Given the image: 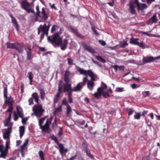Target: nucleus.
Here are the masks:
<instances>
[{"label": "nucleus", "instance_id": "43", "mask_svg": "<svg viewBox=\"0 0 160 160\" xmlns=\"http://www.w3.org/2000/svg\"><path fill=\"white\" fill-rule=\"evenodd\" d=\"M45 119V118H41L39 119L38 120V124L39 126H41L42 124H43V122Z\"/></svg>", "mask_w": 160, "mask_h": 160}, {"label": "nucleus", "instance_id": "26", "mask_svg": "<svg viewBox=\"0 0 160 160\" xmlns=\"http://www.w3.org/2000/svg\"><path fill=\"white\" fill-rule=\"evenodd\" d=\"M94 87V82H92V81H89L87 84V87L88 89L90 91H91L93 90Z\"/></svg>", "mask_w": 160, "mask_h": 160}, {"label": "nucleus", "instance_id": "47", "mask_svg": "<svg viewBox=\"0 0 160 160\" xmlns=\"http://www.w3.org/2000/svg\"><path fill=\"white\" fill-rule=\"evenodd\" d=\"M102 95L105 98L110 97V95L108 92H103V93H102Z\"/></svg>", "mask_w": 160, "mask_h": 160}, {"label": "nucleus", "instance_id": "29", "mask_svg": "<svg viewBox=\"0 0 160 160\" xmlns=\"http://www.w3.org/2000/svg\"><path fill=\"white\" fill-rule=\"evenodd\" d=\"M36 9L37 10V13L35 15V20L37 21H38L39 22H41V21H39L38 20V17H40V11L39 10V7L38 5L36 7Z\"/></svg>", "mask_w": 160, "mask_h": 160}, {"label": "nucleus", "instance_id": "7", "mask_svg": "<svg viewBox=\"0 0 160 160\" xmlns=\"http://www.w3.org/2000/svg\"><path fill=\"white\" fill-rule=\"evenodd\" d=\"M62 105H65L66 106V108H66V111H67L66 115L68 116L71 113L72 110L71 106L67 102V99L65 98H63L62 100Z\"/></svg>", "mask_w": 160, "mask_h": 160}, {"label": "nucleus", "instance_id": "56", "mask_svg": "<svg viewBox=\"0 0 160 160\" xmlns=\"http://www.w3.org/2000/svg\"><path fill=\"white\" fill-rule=\"evenodd\" d=\"M103 89L102 88L99 87L97 89V92L98 93H102L103 92H104L103 91Z\"/></svg>", "mask_w": 160, "mask_h": 160}, {"label": "nucleus", "instance_id": "52", "mask_svg": "<svg viewBox=\"0 0 160 160\" xmlns=\"http://www.w3.org/2000/svg\"><path fill=\"white\" fill-rule=\"evenodd\" d=\"M70 74V72L68 70H66L65 72L64 77H69Z\"/></svg>", "mask_w": 160, "mask_h": 160}, {"label": "nucleus", "instance_id": "24", "mask_svg": "<svg viewBox=\"0 0 160 160\" xmlns=\"http://www.w3.org/2000/svg\"><path fill=\"white\" fill-rule=\"evenodd\" d=\"M138 38H132L130 39L129 42L130 43L135 45H138L139 43V42H138Z\"/></svg>", "mask_w": 160, "mask_h": 160}, {"label": "nucleus", "instance_id": "63", "mask_svg": "<svg viewBox=\"0 0 160 160\" xmlns=\"http://www.w3.org/2000/svg\"><path fill=\"white\" fill-rule=\"evenodd\" d=\"M102 87L100 88H102L104 89V88L105 89H107L108 88V86H107V85L105 83H104L103 82H102Z\"/></svg>", "mask_w": 160, "mask_h": 160}, {"label": "nucleus", "instance_id": "10", "mask_svg": "<svg viewBox=\"0 0 160 160\" xmlns=\"http://www.w3.org/2000/svg\"><path fill=\"white\" fill-rule=\"evenodd\" d=\"M23 46H24L23 43H18L14 49H16L19 53H21L23 52Z\"/></svg>", "mask_w": 160, "mask_h": 160}, {"label": "nucleus", "instance_id": "45", "mask_svg": "<svg viewBox=\"0 0 160 160\" xmlns=\"http://www.w3.org/2000/svg\"><path fill=\"white\" fill-rule=\"evenodd\" d=\"M136 114L134 115V119H140L141 116V114L139 113H137L136 112Z\"/></svg>", "mask_w": 160, "mask_h": 160}, {"label": "nucleus", "instance_id": "64", "mask_svg": "<svg viewBox=\"0 0 160 160\" xmlns=\"http://www.w3.org/2000/svg\"><path fill=\"white\" fill-rule=\"evenodd\" d=\"M60 130L59 131V132L58 133V136L59 137H60L62 135V134H63V131H62V128H60Z\"/></svg>", "mask_w": 160, "mask_h": 160}, {"label": "nucleus", "instance_id": "51", "mask_svg": "<svg viewBox=\"0 0 160 160\" xmlns=\"http://www.w3.org/2000/svg\"><path fill=\"white\" fill-rule=\"evenodd\" d=\"M91 30H92V32H93L94 34H95L96 35L98 36L100 35V34H99V33L98 32L97 30H96V29L95 28L93 27H92V28H91Z\"/></svg>", "mask_w": 160, "mask_h": 160}, {"label": "nucleus", "instance_id": "12", "mask_svg": "<svg viewBox=\"0 0 160 160\" xmlns=\"http://www.w3.org/2000/svg\"><path fill=\"white\" fill-rule=\"evenodd\" d=\"M81 45L83 46V48L86 51L90 52L93 53V49L92 48L84 42H81Z\"/></svg>", "mask_w": 160, "mask_h": 160}, {"label": "nucleus", "instance_id": "2", "mask_svg": "<svg viewBox=\"0 0 160 160\" xmlns=\"http://www.w3.org/2000/svg\"><path fill=\"white\" fill-rule=\"evenodd\" d=\"M8 89L6 87H4L3 89V94H4V98L6 99L4 101V103L8 106V108L6 111V112H9V114L8 117L9 121H10L11 119V114H12V110L13 109L12 104L14 103V101L12 97L11 96L8 97Z\"/></svg>", "mask_w": 160, "mask_h": 160}, {"label": "nucleus", "instance_id": "49", "mask_svg": "<svg viewBox=\"0 0 160 160\" xmlns=\"http://www.w3.org/2000/svg\"><path fill=\"white\" fill-rule=\"evenodd\" d=\"M10 144V140H7V141L6 142L5 144V148L4 149L6 150H8V149L9 148V145Z\"/></svg>", "mask_w": 160, "mask_h": 160}, {"label": "nucleus", "instance_id": "5", "mask_svg": "<svg viewBox=\"0 0 160 160\" xmlns=\"http://www.w3.org/2000/svg\"><path fill=\"white\" fill-rule=\"evenodd\" d=\"M51 139L54 140L55 143L58 144L59 147V151L60 153L62 154L63 153L64 151V147L63 144L62 143H60L58 140L57 137L54 136V135H52L51 137Z\"/></svg>", "mask_w": 160, "mask_h": 160}, {"label": "nucleus", "instance_id": "53", "mask_svg": "<svg viewBox=\"0 0 160 160\" xmlns=\"http://www.w3.org/2000/svg\"><path fill=\"white\" fill-rule=\"evenodd\" d=\"M12 132V127H9L7 129H6V132L4 133H7V134H10L11 132Z\"/></svg>", "mask_w": 160, "mask_h": 160}, {"label": "nucleus", "instance_id": "20", "mask_svg": "<svg viewBox=\"0 0 160 160\" xmlns=\"http://www.w3.org/2000/svg\"><path fill=\"white\" fill-rule=\"evenodd\" d=\"M41 13L42 16V17L41 16V17H39V18L44 19V21L47 20L48 18V16L45 12L44 8H42Z\"/></svg>", "mask_w": 160, "mask_h": 160}, {"label": "nucleus", "instance_id": "8", "mask_svg": "<svg viewBox=\"0 0 160 160\" xmlns=\"http://www.w3.org/2000/svg\"><path fill=\"white\" fill-rule=\"evenodd\" d=\"M62 92V87L60 84H59L58 92H57V94L55 95L54 98L53 102L54 104H55L58 102L60 95L61 94Z\"/></svg>", "mask_w": 160, "mask_h": 160}, {"label": "nucleus", "instance_id": "48", "mask_svg": "<svg viewBox=\"0 0 160 160\" xmlns=\"http://www.w3.org/2000/svg\"><path fill=\"white\" fill-rule=\"evenodd\" d=\"M67 60L68 61V64L69 65H72L73 64V60L71 58H68Z\"/></svg>", "mask_w": 160, "mask_h": 160}, {"label": "nucleus", "instance_id": "17", "mask_svg": "<svg viewBox=\"0 0 160 160\" xmlns=\"http://www.w3.org/2000/svg\"><path fill=\"white\" fill-rule=\"evenodd\" d=\"M17 114L19 117L22 118L23 116V112L22 109L20 107L17 106L16 108Z\"/></svg>", "mask_w": 160, "mask_h": 160}, {"label": "nucleus", "instance_id": "21", "mask_svg": "<svg viewBox=\"0 0 160 160\" xmlns=\"http://www.w3.org/2000/svg\"><path fill=\"white\" fill-rule=\"evenodd\" d=\"M39 127L42 132H47L48 130L49 129V125H44L43 126L41 125V126H39Z\"/></svg>", "mask_w": 160, "mask_h": 160}, {"label": "nucleus", "instance_id": "9", "mask_svg": "<svg viewBox=\"0 0 160 160\" xmlns=\"http://www.w3.org/2000/svg\"><path fill=\"white\" fill-rule=\"evenodd\" d=\"M129 6V8L128 10H129L131 14L133 15H136L137 14V12H136L135 9L136 7L134 5L133 2H130Z\"/></svg>", "mask_w": 160, "mask_h": 160}, {"label": "nucleus", "instance_id": "31", "mask_svg": "<svg viewBox=\"0 0 160 160\" xmlns=\"http://www.w3.org/2000/svg\"><path fill=\"white\" fill-rule=\"evenodd\" d=\"M32 98L35 99V101L37 103H38V98L36 92L33 93L32 94Z\"/></svg>", "mask_w": 160, "mask_h": 160}, {"label": "nucleus", "instance_id": "6", "mask_svg": "<svg viewBox=\"0 0 160 160\" xmlns=\"http://www.w3.org/2000/svg\"><path fill=\"white\" fill-rule=\"evenodd\" d=\"M134 4H135L137 5L138 11H142L144 9L147 8V5L146 4L139 3L138 0H134Z\"/></svg>", "mask_w": 160, "mask_h": 160}, {"label": "nucleus", "instance_id": "38", "mask_svg": "<svg viewBox=\"0 0 160 160\" xmlns=\"http://www.w3.org/2000/svg\"><path fill=\"white\" fill-rule=\"evenodd\" d=\"M38 154L39 155L40 158L41 160H45L43 152L42 151H39L38 152Z\"/></svg>", "mask_w": 160, "mask_h": 160}, {"label": "nucleus", "instance_id": "40", "mask_svg": "<svg viewBox=\"0 0 160 160\" xmlns=\"http://www.w3.org/2000/svg\"><path fill=\"white\" fill-rule=\"evenodd\" d=\"M59 28V26L57 25H52V28L51 29V32L52 33H53L55 32L57 29Z\"/></svg>", "mask_w": 160, "mask_h": 160}, {"label": "nucleus", "instance_id": "11", "mask_svg": "<svg viewBox=\"0 0 160 160\" xmlns=\"http://www.w3.org/2000/svg\"><path fill=\"white\" fill-rule=\"evenodd\" d=\"M158 19L156 17V14L155 13L147 21V23L148 24H150L154 23H156L158 21Z\"/></svg>", "mask_w": 160, "mask_h": 160}, {"label": "nucleus", "instance_id": "22", "mask_svg": "<svg viewBox=\"0 0 160 160\" xmlns=\"http://www.w3.org/2000/svg\"><path fill=\"white\" fill-rule=\"evenodd\" d=\"M83 86H82L81 85H80V84H78L76 86L72 88V91H74L75 92L77 91L80 92L81 91V89L83 88Z\"/></svg>", "mask_w": 160, "mask_h": 160}, {"label": "nucleus", "instance_id": "18", "mask_svg": "<svg viewBox=\"0 0 160 160\" xmlns=\"http://www.w3.org/2000/svg\"><path fill=\"white\" fill-rule=\"evenodd\" d=\"M29 6V3L26 0L23 1L21 2V7L23 9H26V8H28Z\"/></svg>", "mask_w": 160, "mask_h": 160}, {"label": "nucleus", "instance_id": "3", "mask_svg": "<svg viewBox=\"0 0 160 160\" xmlns=\"http://www.w3.org/2000/svg\"><path fill=\"white\" fill-rule=\"evenodd\" d=\"M32 110L36 116L38 117L42 116L45 112L44 109H43L41 104L35 105L32 108Z\"/></svg>", "mask_w": 160, "mask_h": 160}, {"label": "nucleus", "instance_id": "19", "mask_svg": "<svg viewBox=\"0 0 160 160\" xmlns=\"http://www.w3.org/2000/svg\"><path fill=\"white\" fill-rule=\"evenodd\" d=\"M9 16H10L11 18H12V22L13 25L15 26L16 29H18V23L17 22V20L12 15L10 14L9 15Z\"/></svg>", "mask_w": 160, "mask_h": 160}, {"label": "nucleus", "instance_id": "42", "mask_svg": "<svg viewBox=\"0 0 160 160\" xmlns=\"http://www.w3.org/2000/svg\"><path fill=\"white\" fill-rule=\"evenodd\" d=\"M70 30H71L72 32H73L74 34H77L78 33V31L77 29L74 28L72 26L70 27Z\"/></svg>", "mask_w": 160, "mask_h": 160}, {"label": "nucleus", "instance_id": "57", "mask_svg": "<svg viewBox=\"0 0 160 160\" xmlns=\"http://www.w3.org/2000/svg\"><path fill=\"white\" fill-rule=\"evenodd\" d=\"M137 45L139 46V47L143 49H145V44L143 43V42H142L141 43H139V44Z\"/></svg>", "mask_w": 160, "mask_h": 160}, {"label": "nucleus", "instance_id": "27", "mask_svg": "<svg viewBox=\"0 0 160 160\" xmlns=\"http://www.w3.org/2000/svg\"><path fill=\"white\" fill-rule=\"evenodd\" d=\"M17 43H11L9 42H7L6 44L7 45V48H8L14 49L15 48L16 45Z\"/></svg>", "mask_w": 160, "mask_h": 160}, {"label": "nucleus", "instance_id": "44", "mask_svg": "<svg viewBox=\"0 0 160 160\" xmlns=\"http://www.w3.org/2000/svg\"><path fill=\"white\" fill-rule=\"evenodd\" d=\"M102 95V93H97V92L94 93V97L97 99H98Z\"/></svg>", "mask_w": 160, "mask_h": 160}, {"label": "nucleus", "instance_id": "46", "mask_svg": "<svg viewBox=\"0 0 160 160\" xmlns=\"http://www.w3.org/2000/svg\"><path fill=\"white\" fill-rule=\"evenodd\" d=\"M142 34L146 35L149 37H155V35L154 34L149 33L148 32H142Z\"/></svg>", "mask_w": 160, "mask_h": 160}, {"label": "nucleus", "instance_id": "62", "mask_svg": "<svg viewBox=\"0 0 160 160\" xmlns=\"http://www.w3.org/2000/svg\"><path fill=\"white\" fill-rule=\"evenodd\" d=\"M124 91L123 88H117V90H116L117 92H122Z\"/></svg>", "mask_w": 160, "mask_h": 160}, {"label": "nucleus", "instance_id": "32", "mask_svg": "<svg viewBox=\"0 0 160 160\" xmlns=\"http://www.w3.org/2000/svg\"><path fill=\"white\" fill-rule=\"evenodd\" d=\"M39 90L40 91V96H41V98L42 100H43L45 98V93L43 89H39Z\"/></svg>", "mask_w": 160, "mask_h": 160}, {"label": "nucleus", "instance_id": "39", "mask_svg": "<svg viewBox=\"0 0 160 160\" xmlns=\"http://www.w3.org/2000/svg\"><path fill=\"white\" fill-rule=\"evenodd\" d=\"M52 116H51L50 119H49V120L48 119L47 120H46V122H45L44 125H50L51 123V122H52Z\"/></svg>", "mask_w": 160, "mask_h": 160}, {"label": "nucleus", "instance_id": "4", "mask_svg": "<svg viewBox=\"0 0 160 160\" xmlns=\"http://www.w3.org/2000/svg\"><path fill=\"white\" fill-rule=\"evenodd\" d=\"M158 59H160V56L155 57H153L152 56L150 57H143V59H142V61H143V63L140 65H143L147 63L152 62L155 60Z\"/></svg>", "mask_w": 160, "mask_h": 160}, {"label": "nucleus", "instance_id": "50", "mask_svg": "<svg viewBox=\"0 0 160 160\" xmlns=\"http://www.w3.org/2000/svg\"><path fill=\"white\" fill-rule=\"evenodd\" d=\"M82 146L83 148L84 149V150H89L88 149V144H87L86 142H83L82 143Z\"/></svg>", "mask_w": 160, "mask_h": 160}, {"label": "nucleus", "instance_id": "35", "mask_svg": "<svg viewBox=\"0 0 160 160\" xmlns=\"http://www.w3.org/2000/svg\"><path fill=\"white\" fill-rule=\"evenodd\" d=\"M126 111L128 112V115H129L128 118H129V116L132 115V113L134 112V110L131 108H126Z\"/></svg>", "mask_w": 160, "mask_h": 160}, {"label": "nucleus", "instance_id": "55", "mask_svg": "<svg viewBox=\"0 0 160 160\" xmlns=\"http://www.w3.org/2000/svg\"><path fill=\"white\" fill-rule=\"evenodd\" d=\"M74 92V91H73L72 90L66 91V92H68L67 94L68 97H72V92Z\"/></svg>", "mask_w": 160, "mask_h": 160}, {"label": "nucleus", "instance_id": "41", "mask_svg": "<svg viewBox=\"0 0 160 160\" xmlns=\"http://www.w3.org/2000/svg\"><path fill=\"white\" fill-rule=\"evenodd\" d=\"M142 94L143 95L144 97H146L149 96L150 94V93L149 91H146L142 92Z\"/></svg>", "mask_w": 160, "mask_h": 160}, {"label": "nucleus", "instance_id": "61", "mask_svg": "<svg viewBox=\"0 0 160 160\" xmlns=\"http://www.w3.org/2000/svg\"><path fill=\"white\" fill-rule=\"evenodd\" d=\"M29 105H31L33 104V98H31L29 99Z\"/></svg>", "mask_w": 160, "mask_h": 160}, {"label": "nucleus", "instance_id": "14", "mask_svg": "<svg viewBox=\"0 0 160 160\" xmlns=\"http://www.w3.org/2000/svg\"><path fill=\"white\" fill-rule=\"evenodd\" d=\"M28 142H29V140L27 138L25 140L24 143H23V145H21V149H20V150H21V155L22 157H24V154L23 153V152H24L25 147L26 146L28 145Z\"/></svg>", "mask_w": 160, "mask_h": 160}, {"label": "nucleus", "instance_id": "58", "mask_svg": "<svg viewBox=\"0 0 160 160\" xmlns=\"http://www.w3.org/2000/svg\"><path fill=\"white\" fill-rule=\"evenodd\" d=\"M62 110V105H60L58 107L55 109V112H60Z\"/></svg>", "mask_w": 160, "mask_h": 160}, {"label": "nucleus", "instance_id": "59", "mask_svg": "<svg viewBox=\"0 0 160 160\" xmlns=\"http://www.w3.org/2000/svg\"><path fill=\"white\" fill-rule=\"evenodd\" d=\"M13 117L14 120L15 121H17L18 119V117L15 112H14Z\"/></svg>", "mask_w": 160, "mask_h": 160}, {"label": "nucleus", "instance_id": "15", "mask_svg": "<svg viewBox=\"0 0 160 160\" xmlns=\"http://www.w3.org/2000/svg\"><path fill=\"white\" fill-rule=\"evenodd\" d=\"M77 70H78V72H80V74L82 75H88V74L90 73V72H93L91 69H89L87 71L79 67L77 68Z\"/></svg>", "mask_w": 160, "mask_h": 160}, {"label": "nucleus", "instance_id": "54", "mask_svg": "<svg viewBox=\"0 0 160 160\" xmlns=\"http://www.w3.org/2000/svg\"><path fill=\"white\" fill-rule=\"evenodd\" d=\"M22 119V123L23 124H25L26 123V122L28 120V118L26 117L25 118H23V116H22V118H21Z\"/></svg>", "mask_w": 160, "mask_h": 160}, {"label": "nucleus", "instance_id": "60", "mask_svg": "<svg viewBox=\"0 0 160 160\" xmlns=\"http://www.w3.org/2000/svg\"><path fill=\"white\" fill-rule=\"evenodd\" d=\"M98 42L102 46H105V45H106V42H105L104 41L102 40H99Z\"/></svg>", "mask_w": 160, "mask_h": 160}, {"label": "nucleus", "instance_id": "28", "mask_svg": "<svg viewBox=\"0 0 160 160\" xmlns=\"http://www.w3.org/2000/svg\"><path fill=\"white\" fill-rule=\"evenodd\" d=\"M19 131L20 137L21 138L24 133L25 127L23 126L19 127Z\"/></svg>", "mask_w": 160, "mask_h": 160}, {"label": "nucleus", "instance_id": "30", "mask_svg": "<svg viewBox=\"0 0 160 160\" xmlns=\"http://www.w3.org/2000/svg\"><path fill=\"white\" fill-rule=\"evenodd\" d=\"M33 75L32 74V72H29L28 73V79L29 80V84L31 85H32V82Z\"/></svg>", "mask_w": 160, "mask_h": 160}, {"label": "nucleus", "instance_id": "37", "mask_svg": "<svg viewBox=\"0 0 160 160\" xmlns=\"http://www.w3.org/2000/svg\"><path fill=\"white\" fill-rule=\"evenodd\" d=\"M10 134L4 133L3 134V138L5 140H9Z\"/></svg>", "mask_w": 160, "mask_h": 160}, {"label": "nucleus", "instance_id": "13", "mask_svg": "<svg viewBox=\"0 0 160 160\" xmlns=\"http://www.w3.org/2000/svg\"><path fill=\"white\" fill-rule=\"evenodd\" d=\"M25 50L26 53H27V58L28 60L32 59L33 58V56L31 53V48L30 47H28L27 48L25 49Z\"/></svg>", "mask_w": 160, "mask_h": 160}, {"label": "nucleus", "instance_id": "25", "mask_svg": "<svg viewBox=\"0 0 160 160\" xmlns=\"http://www.w3.org/2000/svg\"><path fill=\"white\" fill-rule=\"evenodd\" d=\"M88 75L91 78V80L93 82L96 81L95 78L97 77V75L94 73L93 72H90V73H88Z\"/></svg>", "mask_w": 160, "mask_h": 160}, {"label": "nucleus", "instance_id": "16", "mask_svg": "<svg viewBox=\"0 0 160 160\" xmlns=\"http://www.w3.org/2000/svg\"><path fill=\"white\" fill-rule=\"evenodd\" d=\"M63 92H66V91L72 90V88H71V84L65 83L63 85Z\"/></svg>", "mask_w": 160, "mask_h": 160}, {"label": "nucleus", "instance_id": "34", "mask_svg": "<svg viewBox=\"0 0 160 160\" xmlns=\"http://www.w3.org/2000/svg\"><path fill=\"white\" fill-rule=\"evenodd\" d=\"M84 152H86V155L88 156V157L91 158V159H93L94 158L93 156H92V155L91 154L89 149L85 150Z\"/></svg>", "mask_w": 160, "mask_h": 160}, {"label": "nucleus", "instance_id": "23", "mask_svg": "<svg viewBox=\"0 0 160 160\" xmlns=\"http://www.w3.org/2000/svg\"><path fill=\"white\" fill-rule=\"evenodd\" d=\"M8 150L4 149L3 151H0V158H2L4 159L6 158V154L8 152Z\"/></svg>", "mask_w": 160, "mask_h": 160}, {"label": "nucleus", "instance_id": "36", "mask_svg": "<svg viewBox=\"0 0 160 160\" xmlns=\"http://www.w3.org/2000/svg\"><path fill=\"white\" fill-rule=\"evenodd\" d=\"M97 59L103 63H104L106 62V60L105 59L103 58L101 56H97Z\"/></svg>", "mask_w": 160, "mask_h": 160}, {"label": "nucleus", "instance_id": "33", "mask_svg": "<svg viewBox=\"0 0 160 160\" xmlns=\"http://www.w3.org/2000/svg\"><path fill=\"white\" fill-rule=\"evenodd\" d=\"M46 27V24L44 23L43 25H40L38 28V29L41 31V32H45L46 31V29L45 28Z\"/></svg>", "mask_w": 160, "mask_h": 160}, {"label": "nucleus", "instance_id": "1", "mask_svg": "<svg viewBox=\"0 0 160 160\" xmlns=\"http://www.w3.org/2000/svg\"><path fill=\"white\" fill-rule=\"evenodd\" d=\"M62 33V29L60 28L59 31L52 35V38L51 36H48L47 40L48 42L51 43L52 45L54 44H55V47H59L61 46L60 48L63 51L67 48L68 41L66 39H64L62 40V38L59 36Z\"/></svg>", "mask_w": 160, "mask_h": 160}]
</instances>
